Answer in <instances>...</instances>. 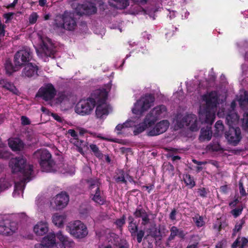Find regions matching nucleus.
Listing matches in <instances>:
<instances>
[{"mask_svg":"<svg viewBox=\"0 0 248 248\" xmlns=\"http://www.w3.org/2000/svg\"><path fill=\"white\" fill-rule=\"evenodd\" d=\"M218 94H203L202 99L206 102L203 109L204 123L207 125L201 128L199 138L201 141H209L213 136L212 125L215 119V111L218 104Z\"/></svg>","mask_w":248,"mask_h":248,"instance_id":"f257e3e1","label":"nucleus"},{"mask_svg":"<svg viewBox=\"0 0 248 248\" xmlns=\"http://www.w3.org/2000/svg\"><path fill=\"white\" fill-rule=\"evenodd\" d=\"M9 165L12 168L13 173L20 172L24 177L23 180L16 183L15 185V191L20 190L22 192L25 188V182L31 180V176L33 172V166L27 165L26 159L23 156L12 158Z\"/></svg>","mask_w":248,"mask_h":248,"instance_id":"f03ea898","label":"nucleus"},{"mask_svg":"<svg viewBox=\"0 0 248 248\" xmlns=\"http://www.w3.org/2000/svg\"><path fill=\"white\" fill-rule=\"evenodd\" d=\"M87 184V188L89 191L91 200L95 203L103 205L106 204L107 196L103 190L101 189V182L100 179L96 177H91L85 180Z\"/></svg>","mask_w":248,"mask_h":248,"instance_id":"7ed1b4c3","label":"nucleus"},{"mask_svg":"<svg viewBox=\"0 0 248 248\" xmlns=\"http://www.w3.org/2000/svg\"><path fill=\"white\" fill-rule=\"evenodd\" d=\"M77 21L74 13L65 11L62 14L56 16L54 20L55 29H64L67 31H73L77 27Z\"/></svg>","mask_w":248,"mask_h":248,"instance_id":"20e7f679","label":"nucleus"},{"mask_svg":"<svg viewBox=\"0 0 248 248\" xmlns=\"http://www.w3.org/2000/svg\"><path fill=\"white\" fill-rule=\"evenodd\" d=\"M36 94L34 98L37 101L39 98H41L46 101H50L51 103L60 105L61 107L68 106L74 102L73 94Z\"/></svg>","mask_w":248,"mask_h":248,"instance_id":"39448f33","label":"nucleus"},{"mask_svg":"<svg viewBox=\"0 0 248 248\" xmlns=\"http://www.w3.org/2000/svg\"><path fill=\"white\" fill-rule=\"evenodd\" d=\"M108 94H90V96L86 99H80L75 107L76 113L81 115H89L92 113L94 107L97 96L108 95Z\"/></svg>","mask_w":248,"mask_h":248,"instance_id":"423d86ee","label":"nucleus"},{"mask_svg":"<svg viewBox=\"0 0 248 248\" xmlns=\"http://www.w3.org/2000/svg\"><path fill=\"white\" fill-rule=\"evenodd\" d=\"M33 157L37 159L43 171H50L54 165L51 154L46 149H40L35 151Z\"/></svg>","mask_w":248,"mask_h":248,"instance_id":"0eeeda50","label":"nucleus"},{"mask_svg":"<svg viewBox=\"0 0 248 248\" xmlns=\"http://www.w3.org/2000/svg\"><path fill=\"white\" fill-rule=\"evenodd\" d=\"M41 44L39 48H36L38 55L45 62L48 61L55 53V47L51 40L47 37H40Z\"/></svg>","mask_w":248,"mask_h":248,"instance_id":"6e6552de","label":"nucleus"},{"mask_svg":"<svg viewBox=\"0 0 248 248\" xmlns=\"http://www.w3.org/2000/svg\"><path fill=\"white\" fill-rule=\"evenodd\" d=\"M155 100L154 94H145L135 103L132 112L136 115L142 114L154 105Z\"/></svg>","mask_w":248,"mask_h":248,"instance_id":"1a4fd4ad","label":"nucleus"},{"mask_svg":"<svg viewBox=\"0 0 248 248\" xmlns=\"http://www.w3.org/2000/svg\"><path fill=\"white\" fill-rule=\"evenodd\" d=\"M66 229L72 236L77 239L84 238L88 234L86 225L78 220L69 223Z\"/></svg>","mask_w":248,"mask_h":248,"instance_id":"9d476101","label":"nucleus"},{"mask_svg":"<svg viewBox=\"0 0 248 248\" xmlns=\"http://www.w3.org/2000/svg\"><path fill=\"white\" fill-rule=\"evenodd\" d=\"M175 126L178 128H183L184 126H189V130L191 131H197L199 128L197 118L196 115L190 114L184 117L177 116Z\"/></svg>","mask_w":248,"mask_h":248,"instance_id":"9b49d317","label":"nucleus"},{"mask_svg":"<svg viewBox=\"0 0 248 248\" xmlns=\"http://www.w3.org/2000/svg\"><path fill=\"white\" fill-rule=\"evenodd\" d=\"M108 95H98L96 97L95 116L96 118L103 119L109 114V105L107 103Z\"/></svg>","mask_w":248,"mask_h":248,"instance_id":"f8f14e48","label":"nucleus"},{"mask_svg":"<svg viewBox=\"0 0 248 248\" xmlns=\"http://www.w3.org/2000/svg\"><path fill=\"white\" fill-rule=\"evenodd\" d=\"M166 112L167 108L165 106L163 105L157 106L146 115V121L149 124V126H152L159 119L164 117Z\"/></svg>","mask_w":248,"mask_h":248,"instance_id":"ddd939ff","label":"nucleus"},{"mask_svg":"<svg viewBox=\"0 0 248 248\" xmlns=\"http://www.w3.org/2000/svg\"><path fill=\"white\" fill-rule=\"evenodd\" d=\"M32 58V52L30 48L26 47L18 51L14 57V63L16 66L21 67Z\"/></svg>","mask_w":248,"mask_h":248,"instance_id":"4468645a","label":"nucleus"},{"mask_svg":"<svg viewBox=\"0 0 248 248\" xmlns=\"http://www.w3.org/2000/svg\"><path fill=\"white\" fill-rule=\"evenodd\" d=\"M170 122L167 120H163L157 123L154 127L148 130L146 134L149 137H154L159 135L165 132L168 129Z\"/></svg>","mask_w":248,"mask_h":248,"instance_id":"2eb2a0df","label":"nucleus"},{"mask_svg":"<svg viewBox=\"0 0 248 248\" xmlns=\"http://www.w3.org/2000/svg\"><path fill=\"white\" fill-rule=\"evenodd\" d=\"M17 230L16 222L9 220H3L0 222V234L5 236H11Z\"/></svg>","mask_w":248,"mask_h":248,"instance_id":"dca6fc26","label":"nucleus"},{"mask_svg":"<svg viewBox=\"0 0 248 248\" xmlns=\"http://www.w3.org/2000/svg\"><path fill=\"white\" fill-rule=\"evenodd\" d=\"M226 138L230 144L236 146L241 139V131L239 127H230L225 133Z\"/></svg>","mask_w":248,"mask_h":248,"instance_id":"f3484780","label":"nucleus"},{"mask_svg":"<svg viewBox=\"0 0 248 248\" xmlns=\"http://www.w3.org/2000/svg\"><path fill=\"white\" fill-rule=\"evenodd\" d=\"M76 11L80 15H91L96 12V8L92 3L87 2L84 4L78 5L76 8Z\"/></svg>","mask_w":248,"mask_h":248,"instance_id":"a211bd4d","label":"nucleus"},{"mask_svg":"<svg viewBox=\"0 0 248 248\" xmlns=\"http://www.w3.org/2000/svg\"><path fill=\"white\" fill-rule=\"evenodd\" d=\"M69 201V195L65 192H62L55 198V203L58 209L64 208Z\"/></svg>","mask_w":248,"mask_h":248,"instance_id":"6ab92c4d","label":"nucleus"},{"mask_svg":"<svg viewBox=\"0 0 248 248\" xmlns=\"http://www.w3.org/2000/svg\"><path fill=\"white\" fill-rule=\"evenodd\" d=\"M133 215L136 218L141 217L142 218L141 224L142 225H146L149 223V215L140 205L136 208L133 213Z\"/></svg>","mask_w":248,"mask_h":248,"instance_id":"aec40b11","label":"nucleus"},{"mask_svg":"<svg viewBox=\"0 0 248 248\" xmlns=\"http://www.w3.org/2000/svg\"><path fill=\"white\" fill-rule=\"evenodd\" d=\"M37 67L31 63L25 65L22 71V76L25 77H33L37 75Z\"/></svg>","mask_w":248,"mask_h":248,"instance_id":"412c9836","label":"nucleus"},{"mask_svg":"<svg viewBox=\"0 0 248 248\" xmlns=\"http://www.w3.org/2000/svg\"><path fill=\"white\" fill-rule=\"evenodd\" d=\"M9 147L13 151H20L23 149L24 144L19 138H11L8 140Z\"/></svg>","mask_w":248,"mask_h":248,"instance_id":"4be33fe9","label":"nucleus"},{"mask_svg":"<svg viewBox=\"0 0 248 248\" xmlns=\"http://www.w3.org/2000/svg\"><path fill=\"white\" fill-rule=\"evenodd\" d=\"M34 232L37 235H43L48 231V225L46 221H40L36 224L33 228Z\"/></svg>","mask_w":248,"mask_h":248,"instance_id":"5701e85b","label":"nucleus"},{"mask_svg":"<svg viewBox=\"0 0 248 248\" xmlns=\"http://www.w3.org/2000/svg\"><path fill=\"white\" fill-rule=\"evenodd\" d=\"M239 120V116L234 111H229L226 116V121L229 127H234L237 125Z\"/></svg>","mask_w":248,"mask_h":248,"instance_id":"b1692460","label":"nucleus"},{"mask_svg":"<svg viewBox=\"0 0 248 248\" xmlns=\"http://www.w3.org/2000/svg\"><path fill=\"white\" fill-rule=\"evenodd\" d=\"M170 234L167 239V243L173 240L175 237L178 236L180 238L183 239L185 236L184 232L179 230L177 227L173 226L170 228Z\"/></svg>","mask_w":248,"mask_h":248,"instance_id":"393cba45","label":"nucleus"},{"mask_svg":"<svg viewBox=\"0 0 248 248\" xmlns=\"http://www.w3.org/2000/svg\"><path fill=\"white\" fill-rule=\"evenodd\" d=\"M126 172L123 169H117L116 170L113 179L117 184H127L126 179Z\"/></svg>","mask_w":248,"mask_h":248,"instance_id":"a878e982","label":"nucleus"},{"mask_svg":"<svg viewBox=\"0 0 248 248\" xmlns=\"http://www.w3.org/2000/svg\"><path fill=\"white\" fill-rule=\"evenodd\" d=\"M56 234L54 232L49 233L42 239V243H43L46 248H51L56 244Z\"/></svg>","mask_w":248,"mask_h":248,"instance_id":"bb28decb","label":"nucleus"},{"mask_svg":"<svg viewBox=\"0 0 248 248\" xmlns=\"http://www.w3.org/2000/svg\"><path fill=\"white\" fill-rule=\"evenodd\" d=\"M70 142L78 147V152L82 155L84 154L83 148H88V142L86 140L79 139V138H78V140L76 139H71Z\"/></svg>","mask_w":248,"mask_h":248,"instance_id":"cd10ccee","label":"nucleus"},{"mask_svg":"<svg viewBox=\"0 0 248 248\" xmlns=\"http://www.w3.org/2000/svg\"><path fill=\"white\" fill-rule=\"evenodd\" d=\"M56 237L60 242L63 243L65 248H72L75 245L74 242L66 236L64 235L61 231L56 233Z\"/></svg>","mask_w":248,"mask_h":248,"instance_id":"c85d7f7f","label":"nucleus"},{"mask_svg":"<svg viewBox=\"0 0 248 248\" xmlns=\"http://www.w3.org/2000/svg\"><path fill=\"white\" fill-rule=\"evenodd\" d=\"M247 246H248V239L245 237H241L239 235L232 245V248H237L238 247L245 248Z\"/></svg>","mask_w":248,"mask_h":248,"instance_id":"c756f323","label":"nucleus"},{"mask_svg":"<svg viewBox=\"0 0 248 248\" xmlns=\"http://www.w3.org/2000/svg\"><path fill=\"white\" fill-rule=\"evenodd\" d=\"M0 88L4 89V91H8L12 93H16L17 91L14 84L3 79H0Z\"/></svg>","mask_w":248,"mask_h":248,"instance_id":"7c9ffc66","label":"nucleus"},{"mask_svg":"<svg viewBox=\"0 0 248 248\" xmlns=\"http://www.w3.org/2000/svg\"><path fill=\"white\" fill-rule=\"evenodd\" d=\"M151 126H149V124H148V123L146 121V118L145 117L142 123H140L138 125L135 126L134 130L133 131V134L134 135H138L143 132L148 127Z\"/></svg>","mask_w":248,"mask_h":248,"instance_id":"2f4dec72","label":"nucleus"},{"mask_svg":"<svg viewBox=\"0 0 248 248\" xmlns=\"http://www.w3.org/2000/svg\"><path fill=\"white\" fill-rule=\"evenodd\" d=\"M109 3L119 9L125 8L129 5V0H108Z\"/></svg>","mask_w":248,"mask_h":248,"instance_id":"473e14b6","label":"nucleus"},{"mask_svg":"<svg viewBox=\"0 0 248 248\" xmlns=\"http://www.w3.org/2000/svg\"><path fill=\"white\" fill-rule=\"evenodd\" d=\"M245 224V218L244 217L240 220L236 221L233 229H232V237H234L236 236V233L241 232V231ZM240 234V233L239 234ZM240 236V235H239Z\"/></svg>","mask_w":248,"mask_h":248,"instance_id":"72a5a7b5","label":"nucleus"},{"mask_svg":"<svg viewBox=\"0 0 248 248\" xmlns=\"http://www.w3.org/2000/svg\"><path fill=\"white\" fill-rule=\"evenodd\" d=\"M64 217L59 215L58 213L55 214L52 217V222L55 226L61 227L63 225Z\"/></svg>","mask_w":248,"mask_h":248,"instance_id":"f704fd0d","label":"nucleus"},{"mask_svg":"<svg viewBox=\"0 0 248 248\" xmlns=\"http://www.w3.org/2000/svg\"><path fill=\"white\" fill-rule=\"evenodd\" d=\"M224 128V127L222 121L221 120L217 121L215 125V130L214 136L218 137L221 136L223 134Z\"/></svg>","mask_w":248,"mask_h":248,"instance_id":"c9c22d12","label":"nucleus"},{"mask_svg":"<svg viewBox=\"0 0 248 248\" xmlns=\"http://www.w3.org/2000/svg\"><path fill=\"white\" fill-rule=\"evenodd\" d=\"M55 89L50 83L46 84L41 87L38 93H55Z\"/></svg>","mask_w":248,"mask_h":248,"instance_id":"e433bc0d","label":"nucleus"},{"mask_svg":"<svg viewBox=\"0 0 248 248\" xmlns=\"http://www.w3.org/2000/svg\"><path fill=\"white\" fill-rule=\"evenodd\" d=\"M183 179L186 185L188 186L190 188H192L195 186V182L193 177H192L190 174L184 175Z\"/></svg>","mask_w":248,"mask_h":248,"instance_id":"4c0bfd02","label":"nucleus"},{"mask_svg":"<svg viewBox=\"0 0 248 248\" xmlns=\"http://www.w3.org/2000/svg\"><path fill=\"white\" fill-rule=\"evenodd\" d=\"M238 102L242 108L247 107L248 105V94H240Z\"/></svg>","mask_w":248,"mask_h":248,"instance_id":"58836bf2","label":"nucleus"},{"mask_svg":"<svg viewBox=\"0 0 248 248\" xmlns=\"http://www.w3.org/2000/svg\"><path fill=\"white\" fill-rule=\"evenodd\" d=\"M207 148L208 150L212 152H218L223 150L219 142L214 140L212 141V142L207 145Z\"/></svg>","mask_w":248,"mask_h":248,"instance_id":"ea45409f","label":"nucleus"},{"mask_svg":"<svg viewBox=\"0 0 248 248\" xmlns=\"http://www.w3.org/2000/svg\"><path fill=\"white\" fill-rule=\"evenodd\" d=\"M133 124V122L132 121H127L123 124H118L116 126L115 130L117 131V134L119 135L122 133L121 131L123 129L126 127H131Z\"/></svg>","mask_w":248,"mask_h":248,"instance_id":"a19ab883","label":"nucleus"},{"mask_svg":"<svg viewBox=\"0 0 248 248\" xmlns=\"http://www.w3.org/2000/svg\"><path fill=\"white\" fill-rule=\"evenodd\" d=\"M145 234V232L143 230H138L137 232H134V234H131V236L133 239H136L138 243H140L142 241V238Z\"/></svg>","mask_w":248,"mask_h":248,"instance_id":"79ce46f5","label":"nucleus"},{"mask_svg":"<svg viewBox=\"0 0 248 248\" xmlns=\"http://www.w3.org/2000/svg\"><path fill=\"white\" fill-rule=\"evenodd\" d=\"M20 68V67L16 66L15 64V66H13L12 63L10 62H6L5 64V69L6 73L11 75L13 72L18 70Z\"/></svg>","mask_w":248,"mask_h":248,"instance_id":"37998d69","label":"nucleus"},{"mask_svg":"<svg viewBox=\"0 0 248 248\" xmlns=\"http://www.w3.org/2000/svg\"><path fill=\"white\" fill-rule=\"evenodd\" d=\"M5 145L3 143L0 144V158L8 159L10 156V153L5 149Z\"/></svg>","mask_w":248,"mask_h":248,"instance_id":"c03bdc74","label":"nucleus"},{"mask_svg":"<svg viewBox=\"0 0 248 248\" xmlns=\"http://www.w3.org/2000/svg\"><path fill=\"white\" fill-rule=\"evenodd\" d=\"M90 147L94 155L98 158H102L103 156V154L99 150V148L97 146L94 144H91L90 145Z\"/></svg>","mask_w":248,"mask_h":248,"instance_id":"a18cd8bd","label":"nucleus"},{"mask_svg":"<svg viewBox=\"0 0 248 248\" xmlns=\"http://www.w3.org/2000/svg\"><path fill=\"white\" fill-rule=\"evenodd\" d=\"M11 186V185L9 182L5 178L1 177L0 178V192Z\"/></svg>","mask_w":248,"mask_h":248,"instance_id":"49530a36","label":"nucleus"},{"mask_svg":"<svg viewBox=\"0 0 248 248\" xmlns=\"http://www.w3.org/2000/svg\"><path fill=\"white\" fill-rule=\"evenodd\" d=\"M166 230V228L164 226H163L162 227L159 228V229L157 230L156 228L155 229V230L153 231L151 235L152 237L156 239L159 238V239H161L162 237V235L161 234V232L163 231Z\"/></svg>","mask_w":248,"mask_h":248,"instance_id":"de8ad7c7","label":"nucleus"},{"mask_svg":"<svg viewBox=\"0 0 248 248\" xmlns=\"http://www.w3.org/2000/svg\"><path fill=\"white\" fill-rule=\"evenodd\" d=\"M125 215H123L120 218L117 219L115 220L114 224L118 229L121 230H122L123 226L125 224Z\"/></svg>","mask_w":248,"mask_h":248,"instance_id":"09e8293b","label":"nucleus"},{"mask_svg":"<svg viewBox=\"0 0 248 248\" xmlns=\"http://www.w3.org/2000/svg\"><path fill=\"white\" fill-rule=\"evenodd\" d=\"M243 208L242 205H239L237 208L232 210L230 213L234 217L236 218L242 214Z\"/></svg>","mask_w":248,"mask_h":248,"instance_id":"8fccbe9b","label":"nucleus"},{"mask_svg":"<svg viewBox=\"0 0 248 248\" xmlns=\"http://www.w3.org/2000/svg\"><path fill=\"white\" fill-rule=\"evenodd\" d=\"M39 16L37 13L32 12L29 17V22L30 24H35Z\"/></svg>","mask_w":248,"mask_h":248,"instance_id":"3c124183","label":"nucleus"},{"mask_svg":"<svg viewBox=\"0 0 248 248\" xmlns=\"http://www.w3.org/2000/svg\"><path fill=\"white\" fill-rule=\"evenodd\" d=\"M138 225L136 223V222L133 223L132 224H128V229L129 231L130 234H134V232H137L138 230Z\"/></svg>","mask_w":248,"mask_h":248,"instance_id":"603ef678","label":"nucleus"},{"mask_svg":"<svg viewBox=\"0 0 248 248\" xmlns=\"http://www.w3.org/2000/svg\"><path fill=\"white\" fill-rule=\"evenodd\" d=\"M239 188L240 195L242 197H245L248 195V193L246 192L245 188L243 186V183L242 181H239Z\"/></svg>","mask_w":248,"mask_h":248,"instance_id":"864d4df0","label":"nucleus"},{"mask_svg":"<svg viewBox=\"0 0 248 248\" xmlns=\"http://www.w3.org/2000/svg\"><path fill=\"white\" fill-rule=\"evenodd\" d=\"M242 125L245 129H248V112L244 113L243 115Z\"/></svg>","mask_w":248,"mask_h":248,"instance_id":"5fc2aeb1","label":"nucleus"},{"mask_svg":"<svg viewBox=\"0 0 248 248\" xmlns=\"http://www.w3.org/2000/svg\"><path fill=\"white\" fill-rule=\"evenodd\" d=\"M193 220L195 221V223L196 226L198 227H201L203 226L204 223L203 220V218L202 216H199V217L193 218Z\"/></svg>","mask_w":248,"mask_h":248,"instance_id":"6e6d98bb","label":"nucleus"},{"mask_svg":"<svg viewBox=\"0 0 248 248\" xmlns=\"http://www.w3.org/2000/svg\"><path fill=\"white\" fill-rule=\"evenodd\" d=\"M215 79V76L213 75H212L210 79V81L206 80L205 81V84L204 85V86L206 88H209V87L214 86L215 85V82H214Z\"/></svg>","mask_w":248,"mask_h":248,"instance_id":"4d7b16f0","label":"nucleus"},{"mask_svg":"<svg viewBox=\"0 0 248 248\" xmlns=\"http://www.w3.org/2000/svg\"><path fill=\"white\" fill-rule=\"evenodd\" d=\"M199 196L202 198H205L207 197V191L206 188L204 187H202L199 188L197 191Z\"/></svg>","mask_w":248,"mask_h":248,"instance_id":"13d9d810","label":"nucleus"},{"mask_svg":"<svg viewBox=\"0 0 248 248\" xmlns=\"http://www.w3.org/2000/svg\"><path fill=\"white\" fill-rule=\"evenodd\" d=\"M164 168L166 170L172 172L174 171V168L173 166L170 162L167 163L164 165Z\"/></svg>","mask_w":248,"mask_h":248,"instance_id":"bf43d9fd","label":"nucleus"},{"mask_svg":"<svg viewBox=\"0 0 248 248\" xmlns=\"http://www.w3.org/2000/svg\"><path fill=\"white\" fill-rule=\"evenodd\" d=\"M21 120L22 124L23 125H29L31 124L29 119L25 116H21Z\"/></svg>","mask_w":248,"mask_h":248,"instance_id":"052dcab7","label":"nucleus"},{"mask_svg":"<svg viewBox=\"0 0 248 248\" xmlns=\"http://www.w3.org/2000/svg\"><path fill=\"white\" fill-rule=\"evenodd\" d=\"M51 116L55 119L56 121L59 123H62L63 121L62 118L58 114L55 113H51Z\"/></svg>","mask_w":248,"mask_h":248,"instance_id":"680f3d73","label":"nucleus"},{"mask_svg":"<svg viewBox=\"0 0 248 248\" xmlns=\"http://www.w3.org/2000/svg\"><path fill=\"white\" fill-rule=\"evenodd\" d=\"M68 133L72 137V139H76L78 140V135L74 129H69L68 131Z\"/></svg>","mask_w":248,"mask_h":248,"instance_id":"e2e57ef3","label":"nucleus"},{"mask_svg":"<svg viewBox=\"0 0 248 248\" xmlns=\"http://www.w3.org/2000/svg\"><path fill=\"white\" fill-rule=\"evenodd\" d=\"M176 210L175 208H173L170 212L169 217L171 220H174L176 219Z\"/></svg>","mask_w":248,"mask_h":248,"instance_id":"0e129e2a","label":"nucleus"},{"mask_svg":"<svg viewBox=\"0 0 248 248\" xmlns=\"http://www.w3.org/2000/svg\"><path fill=\"white\" fill-rule=\"evenodd\" d=\"M192 161L194 164H197L198 166L205 165L207 163L206 161H199L195 159H193Z\"/></svg>","mask_w":248,"mask_h":248,"instance_id":"69168bd1","label":"nucleus"},{"mask_svg":"<svg viewBox=\"0 0 248 248\" xmlns=\"http://www.w3.org/2000/svg\"><path fill=\"white\" fill-rule=\"evenodd\" d=\"M239 202V201L238 199L237 198H236L229 203V206L230 207H231L232 208L236 206V205Z\"/></svg>","mask_w":248,"mask_h":248,"instance_id":"338daca9","label":"nucleus"},{"mask_svg":"<svg viewBox=\"0 0 248 248\" xmlns=\"http://www.w3.org/2000/svg\"><path fill=\"white\" fill-rule=\"evenodd\" d=\"M228 189V187L227 185H224V186H220V191L221 192L225 194V193H227Z\"/></svg>","mask_w":248,"mask_h":248,"instance_id":"774afa93","label":"nucleus"}]
</instances>
